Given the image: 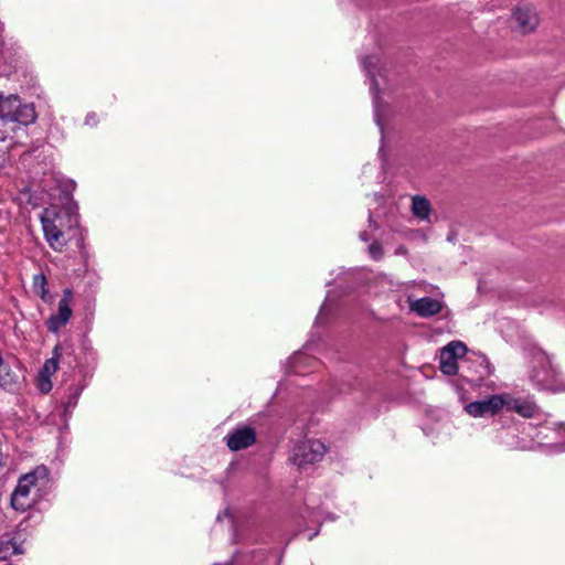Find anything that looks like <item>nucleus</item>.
<instances>
[{
    "mask_svg": "<svg viewBox=\"0 0 565 565\" xmlns=\"http://www.w3.org/2000/svg\"><path fill=\"white\" fill-rule=\"evenodd\" d=\"M376 63H377V57L373 56V55L372 56H366L362 61V66L365 70L367 75L373 76L372 67H374L376 65Z\"/></svg>",
    "mask_w": 565,
    "mask_h": 565,
    "instance_id": "6ab92c4d",
    "label": "nucleus"
},
{
    "mask_svg": "<svg viewBox=\"0 0 565 565\" xmlns=\"http://www.w3.org/2000/svg\"><path fill=\"white\" fill-rule=\"evenodd\" d=\"M38 114L33 104L22 103L18 95H6L0 90V120L28 126L33 124Z\"/></svg>",
    "mask_w": 565,
    "mask_h": 565,
    "instance_id": "f257e3e1",
    "label": "nucleus"
},
{
    "mask_svg": "<svg viewBox=\"0 0 565 565\" xmlns=\"http://www.w3.org/2000/svg\"><path fill=\"white\" fill-rule=\"evenodd\" d=\"M72 298V290L65 289L63 291V297L58 301L57 313L52 315L46 321L47 329L51 332H57L63 326H65L70 321L73 312L71 308Z\"/></svg>",
    "mask_w": 565,
    "mask_h": 565,
    "instance_id": "6e6552de",
    "label": "nucleus"
},
{
    "mask_svg": "<svg viewBox=\"0 0 565 565\" xmlns=\"http://www.w3.org/2000/svg\"><path fill=\"white\" fill-rule=\"evenodd\" d=\"M554 374L555 372L548 356L544 352L537 351L533 356L531 380L539 388H545L553 380Z\"/></svg>",
    "mask_w": 565,
    "mask_h": 565,
    "instance_id": "0eeeda50",
    "label": "nucleus"
},
{
    "mask_svg": "<svg viewBox=\"0 0 565 565\" xmlns=\"http://www.w3.org/2000/svg\"><path fill=\"white\" fill-rule=\"evenodd\" d=\"M33 291L43 300H46L47 289H46V277L43 273L36 274L33 276L32 281Z\"/></svg>",
    "mask_w": 565,
    "mask_h": 565,
    "instance_id": "dca6fc26",
    "label": "nucleus"
},
{
    "mask_svg": "<svg viewBox=\"0 0 565 565\" xmlns=\"http://www.w3.org/2000/svg\"><path fill=\"white\" fill-rule=\"evenodd\" d=\"M330 309H331V305H330V298L328 296L326 301L322 303V306L320 308V312H319V315L317 317V320H320L322 318V316L324 313H327Z\"/></svg>",
    "mask_w": 565,
    "mask_h": 565,
    "instance_id": "412c9836",
    "label": "nucleus"
},
{
    "mask_svg": "<svg viewBox=\"0 0 565 565\" xmlns=\"http://www.w3.org/2000/svg\"><path fill=\"white\" fill-rule=\"evenodd\" d=\"M370 255L373 259L379 260L383 256V248L380 243L374 242L369 246Z\"/></svg>",
    "mask_w": 565,
    "mask_h": 565,
    "instance_id": "aec40b11",
    "label": "nucleus"
},
{
    "mask_svg": "<svg viewBox=\"0 0 565 565\" xmlns=\"http://www.w3.org/2000/svg\"><path fill=\"white\" fill-rule=\"evenodd\" d=\"M377 89V84L374 82L371 86V90L375 92Z\"/></svg>",
    "mask_w": 565,
    "mask_h": 565,
    "instance_id": "5701e85b",
    "label": "nucleus"
},
{
    "mask_svg": "<svg viewBox=\"0 0 565 565\" xmlns=\"http://www.w3.org/2000/svg\"><path fill=\"white\" fill-rule=\"evenodd\" d=\"M45 239L55 250H62L66 242L62 231V215L54 207L45 209L41 214Z\"/></svg>",
    "mask_w": 565,
    "mask_h": 565,
    "instance_id": "7ed1b4c3",
    "label": "nucleus"
},
{
    "mask_svg": "<svg viewBox=\"0 0 565 565\" xmlns=\"http://www.w3.org/2000/svg\"><path fill=\"white\" fill-rule=\"evenodd\" d=\"M513 19L522 33L534 31L539 24V17L535 9L527 4L518 7L513 12Z\"/></svg>",
    "mask_w": 565,
    "mask_h": 565,
    "instance_id": "9b49d317",
    "label": "nucleus"
},
{
    "mask_svg": "<svg viewBox=\"0 0 565 565\" xmlns=\"http://www.w3.org/2000/svg\"><path fill=\"white\" fill-rule=\"evenodd\" d=\"M412 212L416 217L427 221L430 215L429 201L425 196L415 195L412 199Z\"/></svg>",
    "mask_w": 565,
    "mask_h": 565,
    "instance_id": "ddd939ff",
    "label": "nucleus"
},
{
    "mask_svg": "<svg viewBox=\"0 0 565 565\" xmlns=\"http://www.w3.org/2000/svg\"><path fill=\"white\" fill-rule=\"evenodd\" d=\"M256 441V433L254 428L244 426L235 429L226 436V444L233 451L245 449Z\"/></svg>",
    "mask_w": 565,
    "mask_h": 565,
    "instance_id": "1a4fd4ad",
    "label": "nucleus"
},
{
    "mask_svg": "<svg viewBox=\"0 0 565 565\" xmlns=\"http://www.w3.org/2000/svg\"><path fill=\"white\" fill-rule=\"evenodd\" d=\"M17 537L6 536L0 541V559L4 561L12 555L22 553Z\"/></svg>",
    "mask_w": 565,
    "mask_h": 565,
    "instance_id": "4468645a",
    "label": "nucleus"
},
{
    "mask_svg": "<svg viewBox=\"0 0 565 565\" xmlns=\"http://www.w3.org/2000/svg\"><path fill=\"white\" fill-rule=\"evenodd\" d=\"M47 478L49 470L44 466H39L32 472L22 476L11 495L12 508L22 512L29 509L34 503L32 489L36 488L40 481L45 483Z\"/></svg>",
    "mask_w": 565,
    "mask_h": 565,
    "instance_id": "f03ea898",
    "label": "nucleus"
},
{
    "mask_svg": "<svg viewBox=\"0 0 565 565\" xmlns=\"http://www.w3.org/2000/svg\"><path fill=\"white\" fill-rule=\"evenodd\" d=\"M36 386L41 393H49L53 387L51 377L39 373L36 377Z\"/></svg>",
    "mask_w": 565,
    "mask_h": 565,
    "instance_id": "a211bd4d",
    "label": "nucleus"
},
{
    "mask_svg": "<svg viewBox=\"0 0 565 565\" xmlns=\"http://www.w3.org/2000/svg\"><path fill=\"white\" fill-rule=\"evenodd\" d=\"M326 446L322 441L307 439L297 444L292 450L291 460L295 465L303 468L308 465L320 461L326 454Z\"/></svg>",
    "mask_w": 565,
    "mask_h": 565,
    "instance_id": "20e7f679",
    "label": "nucleus"
},
{
    "mask_svg": "<svg viewBox=\"0 0 565 565\" xmlns=\"http://www.w3.org/2000/svg\"><path fill=\"white\" fill-rule=\"evenodd\" d=\"M81 393H82V388L79 386H71L70 387L68 396H67L66 401L63 402L65 412H68L76 406Z\"/></svg>",
    "mask_w": 565,
    "mask_h": 565,
    "instance_id": "f3484780",
    "label": "nucleus"
},
{
    "mask_svg": "<svg viewBox=\"0 0 565 565\" xmlns=\"http://www.w3.org/2000/svg\"><path fill=\"white\" fill-rule=\"evenodd\" d=\"M503 394L491 395L488 398L475 401L465 406V411L472 417L494 416L504 407Z\"/></svg>",
    "mask_w": 565,
    "mask_h": 565,
    "instance_id": "423d86ee",
    "label": "nucleus"
},
{
    "mask_svg": "<svg viewBox=\"0 0 565 565\" xmlns=\"http://www.w3.org/2000/svg\"><path fill=\"white\" fill-rule=\"evenodd\" d=\"M409 310L422 318H429L438 315L443 309V302L438 299L423 297L413 299L408 297Z\"/></svg>",
    "mask_w": 565,
    "mask_h": 565,
    "instance_id": "9d476101",
    "label": "nucleus"
},
{
    "mask_svg": "<svg viewBox=\"0 0 565 565\" xmlns=\"http://www.w3.org/2000/svg\"><path fill=\"white\" fill-rule=\"evenodd\" d=\"M93 118H94V116H93V115H88V116L86 117V124H89L90 121H93Z\"/></svg>",
    "mask_w": 565,
    "mask_h": 565,
    "instance_id": "4be33fe9",
    "label": "nucleus"
},
{
    "mask_svg": "<svg viewBox=\"0 0 565 565\" xmlns=\"http://www.w3.org/2000/svg\"><path fill=\"white\" fill-rule=\"evenodd\" d=\"M467 347L461 341H451L440 350L439 367L444 374L455 375L458 372V359L465 356Z\"/></svg>",
    "mask_w": 565,
    "mask_h": 565,
    "instance_id": "39448f33",
    "label": "nucleus"
},
{
    "mask_svg": "<svg viewBox=\"0 0 565 565\" xmlns=\"http://www.w3.org/2000/svg\"><path fill=\"white\" fill-rule=\"evenodd\" d=\"M60 351H61V348L58 345L54 348L52 358L47 359L44 362V364L40 369L39 373L51 377L57 371L58 359L61 356Z\"/></svg>",
    "mask_w": 565,
    "mask_h": 565,
    "instance_id": "2eb2a0df",
    "label": "nucleus"
},
{
    "mask_svg": "<svg viewBox=\"0 0 565 565\" xmlns=\"http://www.w3.org/2000/svg\"><path fill=\"white\" fill-rule=\"evenodd\" d=\"M375 118H376L377 124H380L377 110H375Z\"/></svg>",
    "mask_w": 565,
    "mask_h": 565,
    "instance_id": "b1692460",
    "label": "nucleus"
},
{
    "mask_svg": "<svg viewBox=\"0 0 565 565\" xmlns=\"http://www.w3.org/2000/svg\"><path fill=\"white\" fill-rule=\"evenodd\" d=\"M503 396L505 399L504 407L508 411L515 412L525 418H532L537 414L539 408L533 401L515 398L508 393L503 394Z\"/></svg>",
    "mask_w": 565,
    "mask_h": 565,
    "instance_id": "f8f14e48",
    "label": "nucleus"
}]
</instances>
